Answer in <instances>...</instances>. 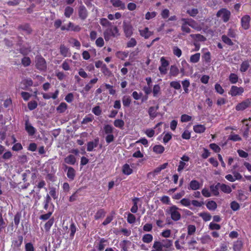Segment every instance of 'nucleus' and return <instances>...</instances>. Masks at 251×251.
Listing matches in <instances>:
<instances>
[{
  "instance_id": "34",
  "label": "nucleus",
  "mask_w": 251,
  "mask_h": 251,
  "mask_svg": "<svg viewBox=\"0 0 251 251\" xmlns=\"http://www.w3.org/2000/svg\"><path fill=\"white\" fill-rule=\"evenodd\" d=\"M152 150L156 154H162L164 151L165 148L162 145H156L153 147Z\"/></svg>"
},
{
  "instance_id": "41",
  "label": "nucleus",
  "mask_w": 251,
  "mask_h": 251,
  "mask_svg": "<svg viewBox=\"0 0 251 251\" xmlns=\"http://www.w3.org/2000/svg\"><path fill=\"white\" fill-rule=\"evenodd\" d=\"M74 12V9L73 7L69 6H66L64 10V16L69 18L73 14Z\"/></svg>"
},
{
  "instance_id": "38",
  "label": "nucleus",
  "mask_w": 251,
  "mask_h": 251,
  "mask_svg": "<svg viewBox=\"0 0 251 251\" xmlns=\"http://www.w3.org/2000/svg\"><path fill=\"white\" fill-rule=\"evenodd\" d=\"M181 84L184 90L183 93L185 94H188L189 92V90L188 88L189 87L190 85V81L189 79H185L183 81H182Z\"/></svg>"
},
{
  "instance_id": "49",
  "label": "nucleus",
  "mask_w": 251,
  "mask_h": 251,
  "mask_svg": "<svg viewBox=\"0 0 251 251\" xmlns=\"http://www.w3.org/2000/svg\"><path fill=\"white\" fill-rule=\"evenodd\" d=\"M196 230V228L195 226L193 225H189L187 227V238L188 237V236H191L194 235Z\"/></svg>"
},
{
  "instance_id": "15",
  "label": "nucleus",
  "mask_w": 251,
  "mask_h": 251,
  "mask_svg": "<svg viewBox=\"0 0 251 251\" xmlns=\"http://www.w3.org/2000/svg\"><path fill=\"white\" fill-rule=\"evenodd\" d=\"M25 130L29 136H33L36 132V129L29 123L28 119L25 122Z\"/></svg>"
},
{
  "instance_id": "11",
  "label": "nucleus",
  "mask_w": 251,
  "mask_h": 251,
  "mask_svg": "<svg viewBox=\"0 0 251 251\" xmlns=\"http://www.w3.org/2000/svg\"><path fill=\"white\" fill-rule=\"evenodd\" d=\"M20 31H23L26 34L29 35L32 32V29L29 24L25 23L19 25L17 28Z\"/></svg>"
},
{
  "instance_id": "32",
  "label": "nucleus",
  "mask_w": 251,
  "mask_h": 251,
  "mask_svg": "<svg viewBox=\"0 0 251 251\" xmlns=\"http://www.w3.org/2000/svg\"><path fill=\"white\" fill-rule=\"evenodd\" d=\"M243 243L241 240H237L233 243V249L234 251H240L243 247Z\"/></svg>"
},
{
  "instance_id": "27",
  "label": "nucleus",
  "mask_w": 251,
  "mask_h": 251,
  "mask_svg": "<svg viewBox=\"0 0 251 251\" xmlns=\"http://www.w3.org/2000/svg\"><path fill=\"white\" fill-rule=\"evenodd\" d=\"M179 73L178 67L176 65H172L170 69L169 75L171 76L176 77Z\"/></svg>"
},
{
  "instance_id": "30",
  "label": "nucleus",
  "mask_w": 251,
  "mask_h": 251,
  "mask_svg": "<svg viewBox=\"0 0 251 251\" xmlns=\"http://www.w3.org/2000/svg\"><path fill=\"white\" fill-rule=\"evenodd\" d=\"M122 173L125 175H130L133 173V170L128 164H125L122 167Z\"/></svg>"
},
{
  "instance_id": "51",
  "label": "nucleus",
  "mask_w": 251,
  "mask_h": 251,
  "mask_svg": "<svg viewBox=\"0 0 251 251\" xmlns=\"http://www.w3.org/2000/svg\"><path fill=\"white\" fill-rule=\"evenodd\" d=\"M200 53H196L190 56V61L193 63H196L199 61L200 59Z\"/></svg>"
},
{
  "instance_id": "62",
  "label": "nucleus",
  "mask_w": 251,
  "mask_h": 251,
  "mask_svg": "<svg viewBox=\"0 0 251 251\" xmlns=\"http://www.w3.org/2000/svg\"><path fill=\"white\" fill-rule=\"evenodd\" d=\"M52 214V211H49L46 214L41 215L39 217V219L43 221H46L50 219L51 216Z\"/></svg>"
},
{
  "instance_id": "47",
  "label": "nucleus",
  "mask_w": 251,
  "mask_h": 251,
  "mask_svg": "<svg viewBox=\"0 0 251 251\" xmlns=\"http://www.w3.org/2000/svg\"><path fill=\"white\" fill-rule=\"evenodd\" d=\"M168 165V163H165L163 164H162L161 165H160V166L156 168L153 172V174L154 175H157L158 174H159L162 170H164L165 169H166L167 166Z\"/></svg>"
},
{
  "instance_id": "4",
  "label": "nucleus",
  "mask_w": 251,
  "mask_h": 251,
  "mask_svg": "<svg viewBox=\"0 0 251 251\" xmlns=\"http://www.w3.org/2000/svg\"><path fill=\"white\" fill-rule=\"evenodd\" d=\"M35 67L40 71H45L47 68V62L45 59L41 55H38L35 57Z\"/></svg>"
},
{
  "instance_id": "48",
  "label": "nucleus",
  "mask_w": 251,
  "mask_h": 251,
  "mask_svg": "<svg viewBox=\"0 0 251 251\" xmlns=\"http://www.w3.org/2000/svg\"><path fill=\"white\" fill-rule=\"evenodd\" d=\"M67 108V105L65 102H61L56 108V110L59 113H64Z\"/></svg>"
},
{
  "instance_id": "63",
  "label": "nucleus",
  "mask_w": 251,
  "mask_h": 251,
  "mask_svg": "<svg viewBox=\"0 0 251 251\" xmlns=\"http://www.w3.org/2000/svg\"><path fill=\"white\" fill-rule=\"evenodd\" d=\"M160 87L158 84H155L153 86L152 89V94L154 97H157L160 92Z\"/></svg>"
},
{
  "instance_id": "42",
  "label": "nucleus",
  "mask_w": 251,
  "mask_h": 251,
  "mask_svg": "<svg viewBox=\"0 0 251 251\" xmlns=\"http://www.w3.org/2000/svg\"><path fill=\"white\" fill-rule=\"evenodd\" d=\"M202 60L206 63H209L211 60V53L208 51L202 55Z\"/></svg>"
},
{
  "instance_id": "33",
  "label": "nucleus",
  "mask_w": 251,
  "mask_h": 251,
  "mask_svg": "<svg viewBox=\"0 0 251 251\" xmlns=\"http://www.w3.org/2000/svg\"><path fill=\"white\" fill-rule=\"evenodd\" d=\"M54 222L53 218L49 219L44 225V229L46 232H49Z\"/></svg>"
},
{
  "instance_id": "19",
  "label": "nucleus",
  "mask_w": 251,
  "mask_h": 251,
  "mask_svg": "<svg viewBox=\"0 0 251 251\" xmlns=\"http://www.w3.org/2000/svg\"><path fill=\"white\" fill-rule=\"evenodd\" d=\"M23 241V236L22 235H19L17 238H14L12 243V245L14 248H20Z\"/></svg>"
},
{
  "instance_id": "14",
  "label": "nucleus",
  "mask_w": 251,
  "mask_h": 251,
  "mask_svg": "<svg viewBox=\"0 0 251 251\" xmlns=\"http://www.w3.org/2000/svg\"><path fill=\"white\" fill-rule=\"evenodd\" d=\"M110 2L114 7L117 8L119 10H124L126 9L125 3L121 0H110Z\"/></svg>"
},
{
  "instance_id": "12",
  "label": "nucleus",
  "mask_w": 251,
  "mask_h": 251,
  "mask_svg": "<svg viewBox=\"0 0 251 251\" xmlns=\"http://www.w3.org/2000/svg\"><path fill=\"white\" fill-rule=\"evenodd\" d=\"M78 13L79 17L81 20H85L88 17L87 10L83 5L79 6Z\"/></svg>"
},
{
  "instance_id": "26",
  "label": "nucleus",
  "mask_w": 251,
  "mask_h": 251,
  "mask_svg": "<svg viewBox=\"0 0 251 251\" xmlns=\"http://www.w3.org/2000/svg\"><path fill=\"white\" fill-rule=\"evenodd\" d=\"M124 31L126 37H130L133 33V27L131 25H126L124 26Z\"/></svg>"
},
{
  "instance_id": "50",
  "label": "nucleus",
  "mask_w": 251,
  "mask_h": 251,
  "mask_svg": "<svg viewBox=\"0 0 251 251\" xmlns=\"http://www.w3.org/2000/svg\"><path fill=\"white\" fill-rule=\"evenodd\" d=\"M153 236L151 234H146L142 237V241L144 243L149 244L152 242Z\"/></svg>"
},
{
  "instance_id": "31",
  "label": "nucleus",
  "mask_w": 251,
  "mask_h": 251,
  "mask_svg": "<svg viewBox=\"0 0 251 251\" xmlns=\"http://www.w3.org/2000/svg\"><path fill=\"white\" fill-rule=\"evenodd\" d=\"M206 129V127L204 125H196L194 126L193 130L197 133H203Z\"/></svg>"
},
{
  "instance_id": "10",
  "label": "nucleus",
  "mask_w": 251,
  "mask_h": 251,
  "mask_svg": "<svg viewBox=\"0 0 251 251\" xmlns=\"http://www.w3.org/2000/svg\"><path fill=\"white\" fill-rule=\"evenodd\" d=\"M251 17L249 15L243 16L241 19V25L245 30L249 29L250 27Z\"/></svg>"
},
{
  "instance_id": "36",
  "label": "nucleus",
  "mask_w": 251,
  "mask_h": 251,
  "mask_svg": "<svg viewBox=\"0 0 251 251\" xmlns=\"http://www.w3.org/2000/svg\"><path fill=\"white\" fill-rule=\"evenodd\" d=\"M190 36L196 41L204 42L206 40V37L200 34H191Z\"/></svg>"
},
{
  "instance_id": "59",
  "label": "nucleus",
  "mask_w": 251,
  "mask_h": 251,
  "mask_svg": "<svg viewBox=\"0 0 251 251\" xmlns=\"http://www.w3.org/2000/svg\"><path fill=\"white\" fill-rule=\"evenodd\" d=\"M229 80L232 84H235L238 82V76L234 73H231L229 76Z\"/></svg>"
},
{
  "instance_id": "44",
  "label": "nucleus",
  "mask_w": 251,
  "mask_h": 251,
  "mask_svg": "<svg viewBox=\"0 0 251 251\" xmlns=\"http://www.w3.org/2000/svg\"><path fill=\"white\" fill-rule=\"evenodd\" d=\"M114 214L115 212L112 211L110 215H108L106 217V219L102 222V225L105 226L110 223L114 219Z\"/></svg>"
},
{
  "instance_id": "57",
  "label": "nucleus",
  "mask_w": 251,
  "mask_h": 251,
  "mask_svg": "<svg viewBox=\"0 0 251 251\" xmlns=\"http://www.w3.org/2000/svg\"><path fill=\"white\" fill-rule=\"evenodd\" d=\"M21 63L25 67H26L30 65L31 61L29 57L25 56L22 59Z\"/></svg>"
},
{
  "instance_id": "45",
  "label": "nucleus",
  "mask_w": 251,
  "mask_h": 251,
  "mask_svg": "<svg viewBox=\"0 0 251 251\" xmlns=\"http://www.w3.org/2000/svg\"><path fill=\"white\" fill-rule=\"evenodd\" d=\"M100 23L103 27L107 28L109 26H111L112 25L111 22H109L107 19L104 18L100 19Z\"/></svg>"
},
{
  "instance_id": "55",
  "label": "nucleus",
  "mask_w": 251,
  "mask_h": 251,
  "mask_svg": "<svg viewBox=\"0 0 251 251\" xmlns=\"http://www.w3.org/2000/svg\"><path fill=\"white\" fill-rule=\"evenodd\" d=\"M250 67L249 63L248 61H243L241 64L240 71L242 72H246Z\"/></svg>"
},
{
  "instance_id": "21",
  "label": "nucleus",
  "mask_w": 251,
  "mask_h": 251,
  "mask_svg": "<svg viewBox=\"0 0 251 251\" xmlns=\"http://www.w3.org/2000/svg\"><path fill=\"white\" fill-rule=\"evenodd\" d=\"M98 80V78L97 77L94 78L93 79L90 80L88 84H87L85 87L83 88V89L81 93L85 91L86 93H88L91 89L93 87V84H95L97 82Z\"/></svg>"
},
{
  "instance_id": "8",
  "label": "nucleus",
  "mask_w": 251,
  "mask_h": 251,
  "mask_svg": "<svg viewBox=\"0 0 251 251\" xmlns=\"http://www.w3.org/2000/svg\"><path fill=\"white\" fill-rule=\"evenodd\" d=\"M251 99H247L240 103H238L235 109L237 111H243L251 106Z\"/></svg>"
},
{
  "instance_id": "13",
  "label": "nucleus",
  "mask_w": 251,
  "mask_h": 251,
  "mask_svg": "<svg viewBox=\"0 0 251 251\" xmlns=\"http://www.w3.org/2000/svg\"><path fill=\"white\" fill-rule=\"evenodd\" d=\"M181 21H186L187 23H188V25L190 26L192 28L198 30L200 31L201 29V27L198 25V24L193 19H189V18H182L181 19Z\"/></svg>"
},
{
  "instance_id": "24",
  "label": "nucleus",
  "mask_w": 251,
  "mask_h": 251,
  "mask_svg": "<svg viewBox=\"0 0 251 251\" xmlns=\"http://www.w3.org/2000/svg\"><path fill=\"white\" fill-rule=\"evenodd\" d=\"M201 187V184L199 182L196 180H192L189 183L188 186L189 190H197Z\"/></svg>"
},
{
  "instance_id": "60",
  "label": "nucleus",
  "mask_w": 251,
  "mask_h": 251,
  "mask_svg": "<svg viewBox=\"0 0 251 251\" xmlns=\"http://www.w3.org/2000/svg\"><path fill=\"white\" fill-rule=\"evenodd\" d=\"M201 242L202 244L209 243L211 241V238L209 235H204L200 238Z\"/></svg>"
},
{
  "instance_id": "17",
  "label": "nucleus",
  "mask_w": 251,
  "mask_h": 251,
  "mask_svg": "<svg viewBox=\"0 0 251 251\" xmlns=\"http://www.w3.org/2000/svg\"><path fill=\"white\" fill-rule=\"evenodd\" d=\"M139 32L140 35L146 39H148L153 33V32L150 31L147 27H145L143 29H140Z\"/></svg>"
},
{
  "instance_id": "56",
  "label": "nucleus",
  "mask_w": 251,
  "mask_h": 251,
  "mask_svg": "<svg viewBox=\"0 0 251 251\" xmlns=\"http://www.w3.org/2000/svg\"><path fill=\"white\" fill-rule=\"evenodd\" d=\"M21 217L22 214L21 212H17L14 216V222L16 227H17L19 225Z\"/></svg>"
},
{
  "instance_id": "37",
  "label": "nucleus",
  "mask_w": 251,
  "mask_h": 251,
  "mask_svg": "<svg viewBox=\"0 0 251 251\" xmlns=\"http://www.w3.org/2000/svg\"><path fill=\"white\" fill-rule=\"evenodd\" d=\"M68 25L69 28V30H71L72 31L79 32L81 29L78 25H75L74 23L71 22L68 23Z\"/></svg>"
},
{
  "instance_id": "2",
  "label": "nucleus",
  "mask_w": 251,
  "mask_h": 251,
  "mask_svg": "<svg viewBox=\"0 0 251 251\" xmlns=\"http://www.w3.org/2000/svg\"><path fill=\"white\" fill-rule=\"evenodd\" d=\"M180 210L176 205H172L167 208L166 212L170 215L171 219L174 221H178L181 219V214L179 210Z\"/></svg>"
},
{
  "instance_id": "61",
  "label": "nucleus",
  "mask_w": 251,
  "mask_h": 251,
  "mask_svg": "<svg viewBox=\"0 0 251 251\" xmlns=\"http://www.w3.org/2000/svg\"><path fill=\"white\" fill-rule=\"evenodd\" d=\"M173 52L174 54L177 57H180L182 55V51L181 49L177 46H174L173 48Z\"/></svg>"
},
{
  "instance_id": "16",
  "label": "nucleus",
  "mask_w": 251,
  "mask_h": 251,
  "mask_svg": "<svg viewBox=\"0 0 251 251\" xmlns=\"http://www.w3.org/2000/svg\"><path fill=\"white\" fill-rule=\"evenodd\" d=\"M99 142V139L98 138H95L93 141L88 142L87 144V151H93L94 148L98 146Z\"/></svg>"
},
{
  "instance_id": "43",
  "label": "nucleus",
  "mask_w": 251,
  "mask_h": 251,
  "mask_svg": "<svg viewBox=\"0 0 251 251\" xmlns=\"http://www.w3.org/2000/svg\"><path fill=\"white\" fill-rule=\"evenodd\" d=\"M199 215V216L201 217L205 222L209 221L211 219V215L210 214L206 212L200 213Z\"/></svg>"
},
{
  "instance_id": "7",
  "label": "nucleus",
  "mask_w": 251,
  "mask_h": 251,
  "mask_svg": "<svg viewBox=\"0 0 251 251\" xmlns=\"http://www.w3.org/2000/svg\"><path fill=\"white\" fill-rule=\"evenodd\" d=\"M161 66L159 67V71L161 75H166L167 73V67L169 65V62L164 57L160 59Z\"/></svg>"
},
{
  "instance_id": "58",
  "label": "nucleus",
  "mask_w": 251,
  "mask_h": 251,
  "mask_svg": "<svg viewBox=\"0 0 251 251\" xmlns=\"http://www.w3.org/2000/svg\"><path fill=\"white\" fill-rule=\"evenodd\" d=\"M49 195L50 197H52L54 200L58 198V194L56 188L52 187L50 188Z\"/></svg>"
},
{
  "instance_id": "35",
  "label": "nucleus",
  "mask_w": 251,
  "mask_h": 251,
  "mask_svg": "<svg viewBox=\"0 0 251 251\" xmlns=\"http://www.w3.org/2000/svg\"><path fill=\"white\" fill-rule=\"evenodd\" d=\"M207 209L211 211L215 210L217 207L216 202L214 201H209L206 204Z\"/></svg>"
},
{
  "instance_id": "53",
  "label": "nucleus",
  "mask_w": 251,
  "mask_h": 251,
  "mask_svg": "<svg viewBox=\"0 0 251 251\" xmlns=\"http://www.w3.org/2000/svg\"><path fill=\"white\" fill-rule=\"evenodd\" d=\"M114 126L120 129H123L125 125L124 121L122 119H116L114 121Z\"/></svg>"
},
{
  "instance_id": "54",
  "label": "nucleus",
  "mask_w": 251,
  "mask_h": 251,
  "mask_svg": "<svg viewBox=\"0 0 251 251\" xmlns=\"http://www.w3.org/2000/svg\"><path fill=\"white\" fill-rule=\"evenodd\" d=\"M139 199L137 198H134L132 200L133 205L130 209V211L133 213H136L138 211L137 201Z\"/></svg>"
},
{
  "instance_id": "39",
  "label": "nucleus",
  "mask_w": 251,
  "mask_h": 251,
  "mask_svg": "<svg viewBox=\"0 0 251 251\" xmlns=\"http://www.w3.org/2000/svg\"><path fill=\"white\" fill-rule=\"evenodd\" d=\"M220 190L226 194H230L232 192L231 187L224 183H221Z\"/></svg>"
},
{
  "instance_id": "1",
  "label": "nucleus",
  "mask_w": 251,
  "mask_h": 251,
  "mask_svg": "<svg viewBox=\"0 0 251 251\" xmlns=\"http://www.w3.org/2000/svg\"><path fill=\"white\" fill-rule=\"evenodd\" d=\"M120 35L117 26L112 25L107 28L103 32V36L106 41H109L111 37H117Z\"/></svg>"
},
{
  "instance_id": "18",
  "label": "nucleus",
  "mask_w": 251,
  "mask_h": 251,
  "mask_svg": "<svg viewBox=\"0 0 251 251\" xmlns=\"http://www.w3.org/2000/svg\"><path fill=\"white\" fill-rule=\"evenodd\" d=\"M60 54L64 57L70 56L71 52L68 48L66 47L64 45H61L59 48Z\"/></svg>"
},
{
  "instance_id": "9",
  "label": "nucleus",
  "mask_w": 251,
  "mask_h": 251,
  "mask_svg": "<svg viewBox=\"0 0 251 251\" xmlns=\"http://www.w3.org/2000/svg\"><path fill=\"white\" fill-rule=\"evenodd\" d=\"M244 89L242 87H237L236 86H232L228 94L232 97L241 95L244 92Z\"/></svg>"
},
{
  "instance_id": "52",
  "label": "nucleus",
  "mask_w": 251,
  "mask_h": 251,
  "mask_svg": "<svg viewBox=\"0 0 251 251\" xmlns=\"http://www.w3.org/2000/svg\"><path fill=\"white\" fill-rule=\"evenodd\" d=\"M122 101L123 105L125 107H127L129 106L131 102V100L129 96H124L122 98Z\"/></svg>"
},
{
  "instance_id": "22",
  "label": "nucleus",
  "mask_w": 251,
  "mask_h": 251,
  "mask_svg": "<svg viewBox=\"0 0 251 251\" xmlns=\"http://www.w3.org/2000/svg\"><path fill=\"white\" fill-rule=\"evenodd\" d=\"M221 183L218 182L216 185H211L210 190L212 194L215 196L219 195V189H220Z\"/></svg>"
},
{
  "instance_id": "6",
  "label": "nucleus",
  "mask_w": 251,
  "mask_h": 251,
  "mask_svg": "<svg viewBox=\"0 0 251 251\" xmlns=\"http://www.w3.org/2000/svg\"><path fill=\"white\" fill-rule=\"evenodd\" d=\"M159 241L167 251H173L174 250L172 240L164 239Z\"/></svg>"
},
{
  "instance_id": "29",
  "label": "nucleus",
  "mask_w": 251,
  "mask_h": 251,
  "mask_svg": "<svg viewBox=\"0 0 251 251\" xmlns=\"http://www.w3.org/2000/svg\"><path fill=\"white\" fill-rule=\"evenodd\" d=\"M106 214V211L104 209L100 208L97 210L94 219L98 220L100 218H103Z\"/></svg>"
},
{
  "instance_id": "5",
  "label": "nucleus",
  "mask_w": 251,
  "mask_h": 251,
  "mask_svg": "<svg viewBox=\"0 0 251 251\" xmlns=\"http://www.w3.org/2000/svg\"><path fill=\"white\" fill-rule=\"evenodd\" d=\"M230 16V11L225 8L220 9L216 14V16L221 18L224 23H226L229 20Z\"/></svg>"
},
{
  "instance_id": "28",
  "label": "nucleus",
  "mask_w": 251,
  "mask_h": 251,
  "mask_svg": "<svg viewBox=\"0 0 251 251\" xmlns=\"http://www.w3.org/2000/svg\"><path fill=\"white\" fill-rule=\"evenodd\" d=\"M76 175L75 170L72 167L70 168L69 170L67 172V176L70 181L75 179Z\"/></svg>"
},
{
  "instance_id": "46",
  "label": "nucleus",
  "mask_w": 251,
  "mask_h": 251,
  "mask_svg": "<svg viewBox=\"0 0 251 251\" xmlns=\"http://www.w3.org/2000/svg\"><path fill=\"white\" fill-rule=\"evenodd\" d=\"M181 21L183 22V23L182 24L181 27V30L183 32H185L186 33H190L191 29L188 26V23H187V22L186 21Z\"/></svg>"
},
{
  "instance_id": "23",
  "label": "nucleus",
  "mask_w": 251,
  "mask_h": 251,
  "mask_svg": "<svg viewBox=\"0 0 251 251\" xmlns=\"http://www.w3.org/2000/svg\"><path fill=\"white\" fill-rule=\"evenodd\" d=\"M64 162L69 165H74L76 163V157L73 154H69L64 159Z\"/></svg>"
},
{
  "instance_id": "25",
  "label": "nucleus",
  "mask_w": 251,
  "mask_h": 251,
  "mask_svg": "<svg viewBox=\"0 0 251 251\" xmlns=\"http://www.w3.org/2000/svg\"><path fill=\"white\" fill-rule=\"evenodd\" d=\"M151 251H167L161 245L159 241H154L152 249Z\"/></svg>"
},
{
  "instance_id": "20",
  "label": "nucleus",
  "mask_w": 251,
  "mask_h": 251,
  "mask_svg": "<svg viewBox=\"0 0 251 251\" xmlns=\"http://www.w3.org/2000/svg\"><path fill=\"white\" fill-rule=\"evenodd\" d=\"M159 108L158 105L151 106L148 110V113L151 119H154L157 116V111Z\"/></svg>"
},
{
  "instance_id": "40",
  "label": "nucleus",
  "mask_w": 251,
  "mask_h": 251,
  "mask_svg": "<svg viewBox=\"0 0 251 251\" xmlns=\"http://www.w3.org/2000/svg\"><path fill=\"white\" fill-rule=\"evenodd\" d=\"M69 231L70 232V237L71 239H73L75 234V233L76 231V227L75 224L74 222H72L70 226Z\"/></svg>"
},
{
  "instance_id": "64",
  "label": "nucleus",
  "mask_w": 251,
  "mask_h": 251,
  "mask_svg": "<svg viewBox=\"0 0 251 251\" xmlns=\"http://www.w3.org/2000/svg\"><path fill=\"white\" fill-rule=\"evenodd\" d=\"M222 40L224 43L229 46H232L233 43L231 40L226 35H224L222 36Z\"/></svg>"
},
{
  "instance_id": "3",
  "label": "nucleus",
  "mask_w": 251,
  "mask_h": 251,
  "mask_svg": "<svg viewBox=\"0 0 251 251\" xmlns=\"http://www.w3.org/2000/svg\"><path fill=\"white\" fill-rule=\"evenodd\" d=\"M114 127L110 125H105L103 126V133L106 135L105 137L106 142L109 144L114 140V136L113 134Z\"/></svg>"
}]
</instances>
